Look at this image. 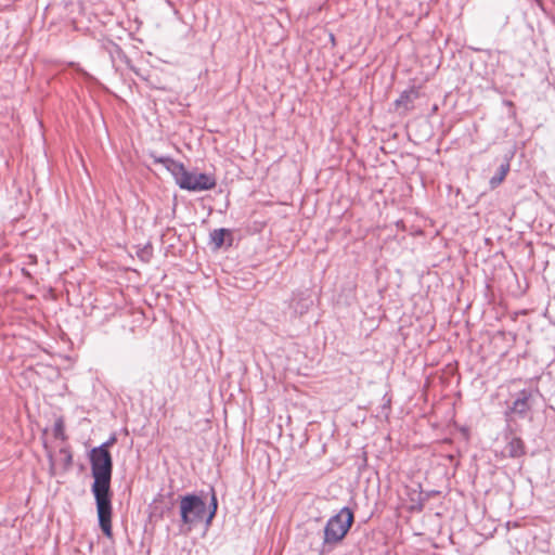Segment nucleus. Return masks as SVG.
Wrapping results in <instances>:
<instances>
[{"instance_id": "1", "label": "nucleus", "mask_w": 555, "mask_h": 555, "mask_svg": "<svg viewBox=\"0 0 555 555\" xmlns=\"http://www.w3.org/2000/svg\"><path fill=\"white\" fill-rule=\"evenodd\" d=\"M88 459L93 478L90 491L94 498L98 525L107 539H113V456L103 449L92 448L88 452Z\"/></svg>"}, {"instance_id": "2", "label": "nucleus", "mask_w": 555, "mask_h": 555, "mask_svg": "<svg viewBox=\"0 0 555 555\" xmlns=\"http://www.w3.org/2000/svg\"><path fill=\"white\" fill-rule=\"evenodd\" d=\"M354 524V512L349 506H344L338 513L331 516L323 529V542L321 555L332 552L340 544Z\"/></svg>"}, {"instance_id": "3", "label": "nucleus", "mask_w": 555, "mask_h": 555, "mask_svg": "<svg viewBox=\"0 0 555 555\" xmlns=\"http://www.w3.org/2000/svg\"><path fill=\"white\" fill-rule=\"evenodd\" d=\"M180 530L190 532L205 522L206 501L197 492L179 495Z\"/></svg>"}, {"instance_id": "4", "label": "nucleus", "mask_w": 555, "mask_h": 555, "mask_svg": "<svg viewBox=\"0 0 555 555\" xmlns=\"http://www.w3.org/2000/svg\"><path fill=\"white\" fill-rule=\"evenodd\" d=\"M217 185V180L215 175L208 172H202L197 169L188 170L178 180V186L181 190L188 192H205L215 189Z\"/></svg>"}, {"instance_id": "5", "label": "nucleus", "mask_w": 555, "mask_h": 555, "mask_svg": "<svg viewBox=\"0 0 555 555\" xmlns=\"http://www.w3.org/2000/svg\"><path fill=\"white\" fill-rule=\"evenodd\" d=\"M312 305L313 300L308 289L294 292L289 301V308L295 317L307 313Z\"/></svg>"}, {"instance_id": "6", "label": "nucleus", "mask_w": 555, "mask_h": 555, "mask_svg": "<svg viewBox=\"0 0 555 555\" xmlns=\"http://www.w3.org/2000/svg\"><path fill=\"white\" fill-rule=\"evenodd\" d=\"M233 231L228 228L215 229L209 233V245L214 250L222 247H231L233 245Z\"/></svg>"}, {"instance_id": "7", "label": "nucleus", "mask_w": 555, "mask_h": 555, "mask_svg": "<svg viewBox=\"0 0 555 555\" xmlns=\"http://www.w3.org/2000/svg\"><path fill=\"white\" fill-rule=\"evenodd\" d=\"M420 91L415 87H411L410 89L403 90L399 98L393 102V106L396 109L403 108L404 112L413 109L414 100L418 99Z\"/></svg>"}, {"instance_id": "8", "label": "nucleus", "mask_w": 555, "mask_h": 555, "mask_svg": "<svg viewBox=\"0 0 555 555\" xmlns=\"http://www.w3.org/2000/svg\"><path fill=\"white\" fill-rule=\"evenodd\" d=\"M532 397V390L531 389H521L514 403H513V406L511 408L512 412L520 415V416H525L526 413L529 411L530 409V405H529V400L530 398Z\"/></svg>"}, {"instance_id": "9", "label": "nucleus", "mask_w": 555, "mask_h": 555, "mask_svg": "<svg viewBox=\"0 0 555 555\" xmlns=\"http://www.w3.org/2000/svg\"><path fill=\"white\" fill-rule=\"evenodd\" d=\"M507 444L505 447V452L507 456L511 459H518L526 454V446L524 440L520 437L511 435L507 437Z\"/></svg>"}, {"instance_id": "10", "label": "nucleus", "mask_w": 555, "mask_h": 555, "mask_svg": "<svg viewBox=\"0 0 555 555\" xmlns=\"http://www.w3.org/2000/svg\"><path fill=\"white\" fill-rule=\"evenodd\" d=\"M218 496L214 487L209 488V501L206 503L205 526L210 527L218 513Z\"/></svg>"}, {"instance_id": "11", "label": "nucleus", "mask_w": 555, "mask_h": 555, "mask_svg": "<svg viewBox=\"0 0 555 555\" xmlns=\"http://www.w3.org/2000/svg\"><path fill=\"white\" fill-rule=\"evenodd\" d=\"M509 169H511V157H505V159L499 166L495 175L492 176L489 180L490 189L493 190V189L498 188L504 181Z\"/></svg>"}, {"instance_id": "12", "label": "nucleus", "mask_w": 555, "mask_h": 555, "mask_svg": "<svg viewBox=\"0 0 555 555\" xmlns=\"http://www.w3.org/2000/svg\"><path fill=\"white\" fill-rule=\"evenodd\" d=\"M158 499L154 500L153 513L163 518L166 513H168L173 507V498L172 493H168L167 501L165 502V496L163 494H158Z\"/></svg>"}, {"instance_id": "13", "label": "nucleus", "mask_w": 555, "mask_h": 555, "mask_svg": "<svg viewBox=\"0 0 555 555\" xmlns=\"http://www.w3.org/2000/svg\"><path fill=\"white\" fill-rule=\"evenodd\" d=\"M167 171H169L175 179V182L178 184V180L181 179V177L186 171L185 166L183 163L178 162L171 157V159L168 162L167 165L164 166Z\"/></svg>"}, {"instance_id": "14", "label": "nucleus", "mask_w": 555, "mask_h": 555, "mask_svg": "<svg viewBox=\"0 0 555 555\" xmlns=\"http://www.w3.org/2000/svg\"><path fill=\"white\" fill-rule=\"evenodd\" d=\"M167 171H169L175 179V182L178 184V180L181 179V177L186 171L185 166L183 163L178 162L171 157V159L168 162L167 165L164 166Z\"/></svg>"}, {"instance_id": "15", "label": "nucleus", "mask_w": 555, "mask_h": 555, "mask_svg": "<svg viewBox=\"0 0 555 555\" xmlns=\"http://www.w3.org/2000/svg\"><path fill=\"white\" fill-rule=\"evenodd\" d=\"M52 431L55 439L61 441H66L68 439L67 435L65 434V421L63 416L55 418Z\"/></svg>"}, {"instance_id": "16", "label": "nucleus", "mask_w": 555, "mask_h": 555, "mask_svg": "<svg viewBox=\"0 0 555 555\" xmlns=\"http://www.w3.org/2000/svg\"><path fill=\"white\" fill-rule=\"evenodd\" d=\"M60 454L64 456L63 459V467L64 470L67 472L73 465V453L68 447H64L60 449Z\"/></svg>"}, {"instance_id": "17", "label": "nucleus", "mask_w": 555, "mask_h": 555, "mask_svg": "<svg viewBox=\"0 0 555 555\" xmlns=\"http://www.w3.org/2000/svg\"><path fill=\"white\" fill-rule=\"evenodd\" d=\"M138 257L144 261L149 262L151 258L153 257V247L150 243L144 245L142 248H140L137 253Z\"/></svg>"}, {"instance_id": "18", "label": "nucleus", "mask_w": 555, "mask_h": 555, "mask_svg": "<svg viewBox=\"0 0 555 555\" xmlns=\"http://www.w3.org/2000/svg\"><path fill=\"white\" fill-rule=\"evenodd\" d=\"M384 403L380 405L379 414L385 418H388L391 412V398L386 393L383 397Z\"/></svg>"}, {"instance_id": "19", "label": "nucleus", "mask_w": 555, "mask_h": 555, "mask_svg": "<svg viewBox=\"0 0 555 555\" xmlns=\"http://www.w3.org/2000/svg\"><path fill=\"white\" fill-rule=\"evenodd\" d=\"M108 52H109V55L114 60L115 56L119 57V59H127L125 52L122 51V49L117 44V43H114V42H109V49H108Z\"/></svg>"}, {"instance_id": "20", "label": "nucleus", "mask_w": 555, "mask_h": 555, "mask_svg": "<svg viewBox=\"0 0 555 555\" xmlns=\"http://www.w3.org/2000/svg\"><path fill=\"white\" fill-rule=\"evenodd\" d=\"M117 442V435L113 433L107 440L102 442L100 446L94 447L100 450L103 449L105 452H111L109 449Z\"/></svg>"}, {"instance_id": "21", "label": "nucleus", "mask_w": 555, "mask_h": 555, "mask_svg": "<svg viewBox=\"0 0 555 555\" xmlns=\"http://www.w3.org/2000/svg\"><path fill=\"white\" fill-rule=\"evenodd\" d=\"M151 157L153 158L154 164H160L163 166L167 165L168 162L171 159L170 156H164V155L157 156L155 154H151Z\"/></svg>"}, {"instance_id": "22", "label": "nucleus", "mask_w": 555, "mask_h": 555, "mask_svg": "<svg viewBox=\"0 0 555 555\" xmlns=\"http://www.w3.org/2000/svg\"><path fill=\"white\" fill-rule=\"evenodd\" d=\"M79 73L80 75L82 76V78L87 81H95L96 79L91 75L89 74L88 72H86L85 69H79Z\"/></svg>"}, {"instance_id": "23", "label": "nucleus", "mask_w": 555, "mask_h": 555, "mask_svg": "<svg viewBox=\"0 0 555 555\" xmlns=\"http://www.w3.org/2000/svg\"><path fill=\"white\" fill-rule=\"evenodd\" d=\"M461 431H462L464 435H466V436L468 435V429H467L466 427H463V428L461 429Z\"/></svg>"}, {"instance_id": "24", "label": "nucleus", "mask_w": 555, "mask_h": 555, "mask_svg": "<svg viewBox=\"0 0 555 555\" xmlns=\"http://www.w3.org/2000/svg\"><path fill=\"white\" fill-rule=\"evenodd\" d=\"M330 37H331V40L334 42V41H335V37H334V35H333V34H331V35H330Z\"/></svg>"}, {"instance_id": "25", "label": "nucleus", "mask_w": 555, "mask_h": 555, "mask_svg": "<svg viewBox=\"0 0 555 555\" xmlns=\"http://www.w3.org/2000/svg\"><path fill=\"white\" fill-rule=\"evenodd\" d=\"M513 103L511 101H506V106H512Z\"/></svg>"}]
</instances>
